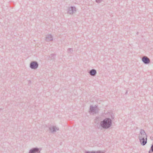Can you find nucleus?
Masks as SVG:
<instances>
[{
	"instance_id": "2",
	"label": "nucleus",
	"mask_w": 153,
	"mask_h": 153,
	"mask_svg": "<svg viewBox=\"0 0 153 153\" xmlns=\"http://www.w3.org/2000/svg\"><path fill=\"white\" fill-rule=\"evenodd\" d=\"M38 63L36 61L31 62L30 65V67L32 69H36L38 68Z\"/></svg>"
},
{
	"instance_id": "14",
	"label": "nucleus",
	"mask_w": 153,
	"mask_h": 153,
	"mask_svg": "<svg viewBox=\"0 0 153 153\" xmlns=\"http://www.w3.org/2000/svg\"><path fill=\"white\" fill-rule=\"evenodd\" d=\"M56 55V54L54 53L51 54L50 56H49V57L50 58V59L51 60H53L54 59Z\"/></svg>"
},
{
	"instance_id": "16",
	"label": "nucleus",
	"mask_w": 153,
	"mask_h": 153,
	"mask_svg": "<svg viewBox=\"0 0 153 153\" xmlns=\"http://www.w3.org/2000/svg\"><path fill=\"white\" fill-rule=\"evenodd\" d=\"M109 114L110 115V117H111V119L112 120L114 119V114L113 113L111 112L109 113Z\"/></svg>"
},
{
	"instance_id": "10",
	"label": "nucleus",
	"mask_w": 153,
	"mask_h": 153,
	"mask_svg": "<svg viewBox=\"0 0 153 153\" xmlns=\"http://www.w3.org/2000/svg\"><path fill=\"white\" fill-rule=\"evenodd\" d=\"M97 107V106L95 105L94 107H93V105H91L90 106L89 112H94L95 113H97L98 112L96 111V108Z\"/></svg>"
},
{
	"instance_id": "19",
	"label": "nucleus",
	"mask_w": 153,
	"mask_h": 153,
	"mask_svg": "<svg viewBox=\"0 0 153 153\" xmlns=\"http://www.w3.org/2000/svg\"><path fill=\"white\" fill-rule=\"evenodd\" d=\"M103 1L102 0H95V1L97 3H100Z\"/></svg>"
},
{
	"instance_id": "18",
	"label": "nucleus",
	"mask_w": 153,
	"mask_h": 153,
	"mask_svg": "<svg viewBox=\"0 0 153 153\" xmlns=\"http://www.w3.org/2000/svg\"><path fill=\"white\" fill-rule=\"evenodd\" d=\"M68 53H72L73 51V49L71 48H69L68 49Z\"/></svg>"
},
{
	"instance_id": "21",
	"label": "nucleus",
	"mask_w": 153,
	"mask_h": 153,
	"mask_svg": "<svg viewBox=\"0 0 153 153\" xmlns=\"http://www.w3.org/2000/svg\"><path fill=\"white\" fill-rule=\"evenodd\" d=\"M138 34V32H137V35Z\"/></svg>"
},
{
	"instance_id": "8",
	"label": "nucleus",
	"mask_w": 153,
	"mask_h": 153,
	"mask_svg": "<svg viewBox=\"0 0 153 153\" xmlns=\"http://www.w3.org/2000/svg\"><path fill=\"white\" fill-rule=\"evenodd\" d=\"M140 143L142 146L145 145L147 143V138H139Z\"/></svg>"
},
{
	"instance_id": "15",
	"label": "nucleus",
	"mask_w": 153,
	"mask_h": 153,
	"mask_svg": "<svg viewBox=\"0 0 153 153\" xmlns=\"http://www.w3.org/2000/svg\"><path fill=\"white\" fill-rule=\"evenodd\" d=\"M100 122V118L99 117H96L94 120V123H96Z\"/></svg>"
},
{
	"instance_id": "12",
	"label": "nucleus",
	"mask_w": 153,
	"mask_h": 153,
	"mask_svg": "<svg viewBox=\"0 0 153 153\" xmlns=\"http://www.w3.org/2000/svg\"><path fill=\"white\" fill-rule=\"evenodd\" d=\"M95 124V127L98 129H102V128L101 126V121L100 122L97 123Z\"/></svg>"
},
{
	"instance_id": "7",
	"label": "nucleus",
	"mask_w": 153,
	"mask_h": 153,
	"mask_svg": "<svg viewBox=\"0 0 153 153\" xmlns=\"http://www.w3.org/2000/svg\"><path fill=\"white\" fill-rule=\"evenodd\" d=\"M49 129L51 133H53L54 132H56L57 130H59V128L55 126H51L49 128Z\"/></svg>"
},
{
	"instance_id": "1",
	"label": "nucleus",
	"mask_w": 153,
	"mask_h": 153,
	"mask_svg": "<svg viewBox=\"0 0 153 153\" xmlns=\"http://www.w3.org/2000/svg\"><path fill=\"white\" fill-rule=\"evenodd\" d=\"M112 125V120L108 118H107L101 121V126L102 128L107 129L109 128Z\"/></svg>"
},
{
	"instance_id": "4",
	"label": "nucleus",
	"mask_w": 153,
	"mask_h": 153,
	"mask_svg": "<svg viewBox=\"0 0 153 153\" xmlns=\"http://www.w3.org/2000/svg\"><path fill=\"white\" fill-rule=\"evenodd\" d=\"M140 134L138 137V138H146V137L147 138V135L145 132V131L143 129L140 130Z\"/></svg>"
},
{
	"instance_id": "5",
	"label": "nucleus",
	"mask_w": 153,
	"mask_h": 153,
	"mask_svg": "<svg viewBox=\"0 0 153 153\" xmlns=\"http://www.w3.org/2000/svg\"><path fill=\"white\" fill-rule=\"evenodd\" d=\"M76 11V8L75 7L71 6L68 9V13L70 14H73Z\"/></svg>"
},
{
	"instance_id": "3",
	"label": "nucleus",
	"mask_w": 153,
	"mask_h": 153,
	"mask_svg": "<svg viewBox=\"0 0 153 153\" xmlns=\"http://www.w3.org/2000/svg\"><path fill=\"white\" fill-rule=\"evenodd\" d=\"M42 149L37 147L33 148L30 150L29 153H41Z\"/></svg>"
},
{
	"instance_id": "11",
	"label": "nucleus",
	"mask_w": 153,
	"mask_h": 153,
	"mask_svg": "<svg viewBox=\"0 0 153 153\" xmlns=\"http://www.w3.org/2000/svg\"><path fill=\"white\" fill-rule=\"evenodd\" d=\"M53 37L51 34H48L46 36L45 40L47 42H49L53 40Z\"/></svg>"
},
{
	"instance_id": "13",
	"label": "nucleus",
	"mask_w": 153,
	"mask_h": 153,
	"mask_svg": "<svg viewBox=\"0 0 153 153\" xmlns=\"http://www.w3.org/2000/svg\"><path fill=\"white\" fill-rule=\"evenodd\" d=\"M85 153H104V152L102 151H85Z\"/></svg>"
},
{
	"instance_id": "17",
	"label": "nucleus",
	"mask_w": 153,
	"mask_h": 153,
	"mask_svg": "<svg viewBox=\"0 0 153 153\" xmlns=\"http://www.w3.org/2000/svg\"><path fill=\"white\" fill-rule=\"evenodd\" d=\"M149 153H153V144L151 146L150 149L149 151Z\"/></svg>"
},
{
	"instance_id": "9",
	"label": "nucleus",
	"mask_w": 153,
	"mask_h": 153,
	"mask_svg": "<svg viewBox=\"0 0 153 153\" xmlns=\"http://www.w3.org/2000/svg\"><path fill=\"white\" fill-rule=\"evenodd\" d=\"M88 73L91 76H95L97 74V72L96 70L93 69L90 70Z\"/></svg>"
},
{
	"instance_id": "20",
	"label": "nucleus",
	"mask_w": 153,
	"mask_h": 153,
	"mask_svg": "<svg viewBox=\"0 0 153 153\" xmlns=\"http://www.w3.org/2000/svg\"><path fill=\"white\" fill-rule=\"evenodd\" d=\"M128 91H126V93H125L126 94L127 93Z\"/></svg>"
},
{
	"instance_id": "6",
	"label": "nucleus",
	"mask_w": 153,
	"mask_h": 153,
	"mask_svg": "<svg viewBox=\"0 0 153 153\" xmlns=\"http://www.w3.org/2000/svg\"><path fill=\"white\" fill-rule=\"evenodd\" d=\"M142 60L143 63L145 64H148L150 63V59L146 56H143L142 58Z\"/></svg>"
}]
</instances>
